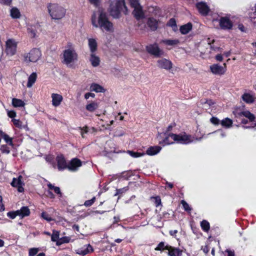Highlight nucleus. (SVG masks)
I'll return each mask as SVG.
<instances>
[{"instance_id": "09e8293b", "label": "nucleus", "mask_w": 256, "mask_h": 256, "mask_svg": "<svg viewBox=\"0 0 256 256\" xmlns=\"http://www.w3.org/2000/svg\"><path fill=\"white\" fill-rule=\"evenodd\" d=\"M96 198L95 196H94L91 200H86L84 205L86 207H89L93 204L96 202Z\"/></svg>"}, {"instance_id": "4468645a", "label": "nucleus", "mask_w": 256, "mask_h": 256, "mask_svg": "<svg viewBox=\"0 0 256 256\" xmlns=\"http://www.w3.org/2000/svg\"><path fill=\"white\" fill-rule=\"evenodd\" d=\"M146 50L148 53L156 57H159L160 56V48L156 43L147 46H146Z\"/></svg>"}, {"instance_id": "864d4df0", "label": "nucleus", "mask_w": 256, "mask_h": 256, "mask_svg": "<svg viewBox=\"0 0 256 256\" xmlns=\"http://www.w3.org/2000/svg\"><path fill=\"white\" fill-rule=\"evenodd\" d=\"M79 128L81 130V136L82 138H84V134H86L88 132V128L87 126L84 127H80Z\"/></svg>"}, {"instance_id": "72a5a7b5", "label": "nucleus", "mask_w": 256, "mask_h": 256, "mask_svg": "<svg viewBox=\"0 0 256 256\" xmlns=\"http://www.w3.org/2000/svg\"><path fill=\"white\" fill-rule=\"evenodd\" d=\"M162 42L166 46H174L177 45L179 43V40L177 39L175 40H164Z\"/></svg>"}, {"instance_id": "f8f14e48", "label": "nucleus", "mask_w": 256, "mask_h": 256, "mask_svg": "<svg viewBox=\"0 0 256 256\" xmlns=\"http://www.w3.org/2000/svg\"><path fill=\"white\" fill-rule=\"evenodd\" d=\"M224 66H222L218 64H214L210 66L211 72L214 74L222 75L226 70V64H224Z\"/></svg>"}, {"instance_id": "603ef678", "label": "nucleus", "mask_w": 256, "mask_h": 256, "mask_svg": "<svg viewBox=\"0 0 256 256\" xmlns=\"http://www.w3.org/2000/svg\"><path fill=\"white\" fill-rule=\"evenodd\" d=\"M38 252V248H31L29 250L28 256H34Z\"/></svg>"}, {"instance_id": "e433bc0d", "label": "nucleus", "mask_w": 256, "mask_h": 256, "mask_svg": "<svg viewBox=\"0 0 256 256\" xmlns=\"http://www.w3.org/2000/svg\"><path fill=\"white\" fill-rule=\"evenodd\" d=\"M70 238L69 236H63L60 238L59 240L56 243L57 246H60L64 244H68L70 242Z\"/></svg>"}, {"instance_id": "6e6d98bb", "label": "nucleus", "mask_w": 256, "mask_h": 256, "mask_svg": "<svg viewBox=\"0 0 256 256\" xmlns=\"http://www.w3.org/2000/svg\"><path fill=\"white\" fill-rule=\"evenodd\" d=\"M181 204H182L184 208L186 211H190L191 208H190L188 204L184 200H182Z\"/></svg>"}, {"instance_id": "0e129e2a", "label": "nucleus", "mask_w": 256, "mask_h": 256, "mask_svg": "<svg viewBox=\"0 0 256 256\" xmlns=\"http://www.w3.org/2000/svg\"><path fill=\"white\" fill-rule=\"evenodd\" d=\"M47 196L48 198H55V196L54 194L52 193V192H51L50 190H48V192H47Z\"/></svg>"}, {"instance_id": "20e7f679", "label": "nucleus", "mask_w": 256, "mask_h": 256, "mask_svg": "<svg viewBox=\"0 0 256 256\" xmlns=\"http://www.w3.org/2000/svg\"><path fill=\"white\" fill-rule=\"evenodd\" d=\"M47 8L48 12L52 19L61 20L66 15V10L58 4L49 3Z\"/></svg>"}, {"instance_id": "6ab92c4d", "label": "nucleus", "mask_w": 256, "mask_h": 256, "mask_svg": "<svg viewBox=\"0 0 256 256\" xmlns=\"http://www.w3.org/2000/svg\"><path fill=\"white\" fill-rule=\"evenodd\" d=\"M18 216L22 218L29 216L30 212L28 206H22L20 210H18Z\"/></svg>"}, {"instance_id": "6e6552de", "label": "nucleus", "mask_w": 256, "mask_h": 256, "mask_svg": "<svg viewBox=\"0 0 256 256\" xmlns=\"http://www.w3.org/2000/svg\"><path fill=\"white\" fill-rule=\"evenodd\" d=\"M41 56L40 50L38 48H34L24 56V60L26 62H35L40 58Z\"/></svg>"}, {"instance_id": "f704fd0d", "label": "nucleus", "mask_w": 256, "mask_h": 256, "mask_svg": "<svg viewBox=\"0 0 256 256\" xmlns=\"http://www.w3.org/2000/svg\"><path fill=\"white\" fill-rule=\"evenodd\" d=\"M22 176H20L18 178H14L12 182H11V185L13 187L16 188L19 186L22 185Z\"/></svg>"}, {"instance_id": "f3484780", "label": "nucleus", "mask_w": 256, "mask_h": 256, "mask_svg": "<svg viewBox=\"0 0 256 256\" xmlns=\"http://www.w3.org/2000/svg\"><path fill=\"white\" fill-rule=\"evenodd\" d=\"M136 172V170H128L124 171L120 174L118 178L123 180H128L130 178L135 175Z\"/></svg>"}, {"instance_id": "1a4fd4ad", "label": "nucleus", "mask_w": 256, "mask_h": 256, "mask_svg": "<svg viewBox=\"0 0 256 256\" xmlns=\"http://www.w3.org/2000/svg\"><path fill=\"white\" fill-rule=\"evenodd\" d=\"M218 22L222 30H230L233 26L230 16H228L220 17L218 20H213V22Z\"/></svg>"}, {"instance_id": "a18cd8bd", "label": "nucleus", "mask_w": 256, "mask_h": 256, "mask_svg": "<svg viewBox=\"0 0 256 256\" xmlns=\"http://www.w3.org/2000/svg\"><path fill=\"white\" fill-rule=\"evenodd\" d=\"M14 125L18 128H22V122L20 120L13 118L12 120Z\"/></svg>"}, {"instance_id": "3c124183", "label": "nucleus", "mask_w": 256, "mask_h": 256, "mask_svg": "<svg viewBox=\"0 0 256 256\" xmlns=\"http://www.w3.org/2000/svg\"><path fill=\"white\" fill-rule=\"evenodd\" d=\"M167 25L172 28L174 30H175L176 28V22L174 18L170 19L168 22Z\"/></svg>"}, {"instance_id": "dca6fc26", "label": "nucleus", "mask_w": 256, "mask_h": 256, "mask_svg": "<svg viewBox=\"0 0 256 256\" xmlns=\"http://www.w3.org/2000/svg\"><path fill=\"white\" fill-rule=\"evenodd\" d=\"M92 252H93V248L90 244L85 245L76 250V254L82 256H85Z\"/></svg>"}, {"instance_id": "c85d7f7f", "label": "nucleus", "mask_w": 256, "mask_h": 256, "mask_svg": "<svg viewBox=\"0 0 256 256\" xmlns=\"http://www.w3.org/2000/svg\"><path fill=\"white\" fill-rule=\"evenodd\" d=\"M37 78V75L36 72H32L28 78V82L27 83V86L30 88L35 83Z\"/></svg>"}, {"instance_id": "5fc2aeb1", "label": "nucleus", "mask_w": 256, "mask_h": 256, "mask_svg": "<svg viewBox=\"0 0 256 256\" xmlns=\"http://www.w3.org/2000/svg\"><path fill=\"white\" fill-rule=\"evenodd\" d=\"M128 152L130 154V155L133 158H138L142 156V154L138 152H135L131 150H128Z\"/></svg>"}, {"instance_id": "f257e3e1", "label": "nucleus", "mask_w": 256, "mask_h": 256, "mask_svg": "<svg viewBox=\"0 0 256 256\" xmlns=\"http://www.w3.org/2000/svg\"><path fill=\"white\" fill-rule=\"evenodd\" d=\"M96 16L94 14L91 18L92 24L96 28L100 27L101 29L107 32H110L113 30V24L108 20L106 14L101 12L98 18V23L96 22Z\"/></svg>"}, {"instance_id": "bf43d9fd", "label": "nucleus", "mask_w": 256, "mask_h": 256, "mask_svg": "<svg viewBox=\"0 0 256 256\" xmlns=\"http://www.w3.org/2000/svg\"><path fill=\"white\" fill-rule=\"evenodd\" d=\"M89 2L94 6L96 7H98L100 6V0H88Z\"/></svg>"}, {"instance_id": "2f4dec72", "label": "nucleus", "mask_w": 256, "mask_h": 256, "mask_svg": "<svg viewBox=\"0 0 256 256\" xmlns=\"http://www.w3.org/2000/svg\"><path fill=\"white\" fill-rule=\"evenodd\" d=\"M232 122H232V120H231L228 118H226L223 119L221 121L220 124L224 127H225L226 128H230L232 126Z\"/></svg>"}, {"instance_id": "b1692460", "label": "nucleus", "mask_w": 256, "mask_h": 256, "mask_svg": "<svg viewBox=\"0 0 256 256\" xmlns=\"http://www.w3.org/2000/svg\"><path fill=\"white\" fill-rule=\"evenodd\" d=\"M90 90L96 92H104V88L100 84L96 83H92L90 86Z\"/></svg>"}, {"instance_id": "0eeeda50", "label": "nucleus", "mask_w": 256, "mask_h": 256, "mask_svg": "<svg viewBox=\"0 0 256 256\" xmlns=\"http://www.w3.org/2000/svg\"><path fill=\"white\" fill-rule=\"evenodd\" d=\"M161 252H164L169 256H181L182 251L178 248H174L161 242Z\"/></svg>"}, {"instance_id": "a878e982", "label": "nucleus", "mask_w": 256, "mask_h": 256, "mask_svg": "<svg viewBox=\"0 0 256 256\" xmlns=\"http://www.w3.org/2000/svg\"><path fill=\"white\" fill-rule=\"evenodd\" d=\"M242 98V100L248 104L252 103L254 101V96L249 93H244Z\"/></svg>"}, {"instance_id": "ea45409f", "label": "nucleus", "mask_w": 256, "mask_h": 256, "mask_svg": "<svg viewBox=\"0 0 256 256\" xmlns=\"http://www.w3.org/2000/svg\"><path fill=\"white\" fill-rule=\"evenodd\" d=\"M60 232L57 230H54L52 234L51 235V240L52 242H56L59 240Z\"/></svg>"}, {"instance_id": "393cba45", "label": "nucleus", "mask_w": 256, "mask_h": 256, "mask_svg": "<svg viewBox=\"0 0 256 256\" xmlns=\"http://www.w3.org/2000/svg\"><path fill=\"white\" fill-rule=\"evenodd\" d=\"M172 66V63L171 61L166 58L161 59V68H164L166 70H170Z\"/></svg>"}, {"instance_id": "9d476101", "label": "nucleus", "mask_w": 256, "mask_h": 256, "mask_svg": "<svg viewBox=\"0 0 256 256\" xmlns=\"http://www.w3.org/2000/svg\"><path fill=\"white\" fill-rule=\"evenodd\" d=\"M17 43L13 39H8L6 42L5 52L8 55L14 56L16 51Z\"/></svg>"}, {"instance_id": "c756f323", "label": "nucleus", "mask_w": 256, "mask_h": 256, "mask_svg": "<svg viewBox=\"0 0 256 256\" xmlns=\"http://www.w3.org/2000/svg\"><path fill=\"white\" fill-rule=\"evenodd\" d=\"M98 108V104L95 102H92L86 105V110L90 112H94Z\"/></svg>"}, {"instance_id": "37998d69", "label": "nucleus", "mask_w": 256, "mask_h": 256, "mask_svg": "<svg viewBox=\"0 0 256 256\" xmlns=\"http://www.w3.org/2000/svg\"><path fill=\"white\" fill-rule=\"evenodd\" d=\"M8 217L13 220L17 216H18V211H10L6 214Z\"/></svg>"}, {"instance_id": "f03ea898", "label": "nucleus", "mask_w": 256, "mask_h": 256, "mask_svg": "<svg viewBox=\"0 0 256 256\" xmlns=\"http://www.w3.org/2000/svg\"><path fill=\"white\" fill-rule=\"evenodd\" d=\"M174 142L182 144H188L193 142L190 136L185 134H170L163 140L164 145L173 144Z\"/></svg>"}, {"instance_id": "ddd939ff", "label": "nucleus", "mask_w": 256, "mask_h": 256, "mask_svg": "<svg viewBox=\"0 0 256 256\" xmlns=\"http://www.w3.org/2000/svg\"><path fill=\"white\" fill-rule=\"evenodd\" d=\"M56 160L57 162L58 168L59 170H64L68 168V164L66 163V160L62 154L58 155Z\"/></svg>"}, {"instance_id": "cd10ccee", "label": "nucleus", "mask_w": 256, "mask_h": 256, "mask_svg": "<svg viewBox=\"0 0 256 256\" xmlns=\"http://www.w3.org/2000/svg\"><path fill=\"white\" fill-rule=\"evenodd\" d=\"M147 24L148 26L150 28V29L152 30H154L157 28L158 22L153 18H148Z\"/></svg>"}, {"instance_id": "5701e85b", "label": "nucleus", "mask_w": 256, "mask_h": 256, "mask_svg": "<svg viewBox=\"0 0 256 256\" xmlns=\"http://www.w3.org/2000/svg\"><path fill=\"white\" fill-rule=\"evenodd\" d=\"M160 151V146H150L147 149L146 154L149 156H154L158 153Z\"/></svg>"}, {"instance_id": "4d7b16f0", "label": "nucleus", "mask_w": 256, "mask_h": 256, "mask_svg": "<svg viewBox=\"0 0 256 256\" xmlns=\"http://www.w3.org/2000/svg\"><path fill=\"white\" fill-rule=\"evenodd\" d=\"M7 114L9 118L13 119L16 116V113L14 110H10L8 111Z\"/></svg>"}, {"instance_id": "13d9d810", "label": "nucleus", "mask_w": 256, "mask_h": 256, "mask_svg": "<svg viewBox=\"0 0 256 256\" xmlns=\"http://www.w3.org/2000/svg\"><path fill=\"white\" fill-rule=\"evenodd\" d=\"M12 3V0H0V4L3 5L10 6Z\"/></svg>"}, {"instance_id": "de8ad7c7", "label": "nucleus", "mask_w": 256, "mask_h": 256, "mask_svg": "<svg viewBox=\"0 0 256 256\" xmlns=\"http://www.w3.org/2000/svg\"><path fill=\"white\" fill-rule=\"evenodd\" d=\"M28 32L30 34V37L32 38H34L36 36V30L32 26L28 28Z\"/></svg>"}, {"instance_id": "39448f33", "label": "nucleus", "mask_w": 256, "mask_h": 256, "mask_svg": "<svg viewBox=\"0 0 256 256\" xmlns=\"http://www.w3.org/2000/svg\"><path fill=\"white\" fill-rule=\"evenodd\" d=\"M122 7L124 8L126 10L124 14H126L128 9L124 0H116L114 4L111 3L110 6V15L114 18H120Z\"/></svg>"}, {"instance_id": "e2e57ef3", "label": "nucleus", "mask_w": 256, "mask_h": 256, "mask_svg": "<svg viewBox=\"0 0 256 256\" xmlns=\"http://www.w3.org/2000/svg\"><path fill=\"white\" fill-rule=\"evenodd\" d=\"M2 198L0 196V212L4 210L5 208L4 204L2 203Z\"/></svg>"}, {"instance_id": "a211bd4d", "label": "nucleus", "mask_w": 256, "mask_h": 256, "mask_svg": "<svg viewBox=\"0 0 256 256\" xmlns=\"http://www.w3.org/2000/svg\"><path fill=\"white\" fill-rule=\"evenodd\" d=\"M52 104L54 106H58L60 105L63 100L62 95L57 94H52Z\"/></svg>"}, {"instance_id": "69168bd1", "label": "nucleus", "mask_w": 256, "mask_h": 256, "mask_svg": "<svg viewBox=\"0 0 256 256\" xmlns=\"http://www.w3.org/2000/svg\"><path fill=\"white\" fill-rule=\"evenodd\" d=\"M216 59L218 61L222 62L223 60V58L222 54H218L216 56Z\"/></svg>"}, {"instance_id": "7c9ffc66", "label": "nucleus", "mask_w": 256, "mask_h": 256, "mask_svg": "<svg viewBox=\"0 0 256 256\" xmlns=\"http://www.w3.org/2000/svg\"><path fill=\"white\" fill-rule=\"evenodd\" d=\"M192 28V24L191 23H188L183 25L180 28V32L182 34H187Z\"/></svg>"}, {"instance_id": "052dcab7", "label": "nucleus", "mask_w": 256, "mask_h": 256, "mask_svg": "<svg viewBox=\"0 0 256 256\" xmlns=\"http://www.w3.org/2000/svg\"><path fill=\"white\" fill-rule=\"evenodd\" d=\"M210 120L212 124L215 125H218L220 123V120L217 118L216 117H212L210 118Z\"/></svg>"}, {"instance_id": "338daca9", "label": "nucleus", "mask_w": 256, "mask_h": 256, "mask_svg": "<svg viewBox=\"0 0 256 256\" xmlns=\"http://www.w3.org/2000/svg\"><path fill=\"white\" fill-rule=\"evenodd\" d=\"M159 220V218H158V216H157V217H156V218H151V222H152V225H154V226H156V227H160V226H158V225H156V226H154V220Z\"/></svg>"}, {"instance_id": "a19ab883", "label": "nucleus", "mask_w": 256, "mask_h": 256, "mask_svg": "<svg viewBox=\"0 0 256 256\" xmlns=\"http://www.w3.org/2000/svg\"><path fill=\"white\" fill-rule=\"evenodd\" d=\"M48 187L49 188V190H54L56 194H60V196H62V193L59 187L55 186L50 183L48 184Z\"/></svg>"}, {"instance_id": "4c0bfd02", "label": "nucleus", "mask_w": 256, "mask_h": 256, "mask_svg": "<svg viewBox=\"0 0 256 256\" xmlns=\"http://www.w3.org/2000/svg\"><path fill=\"white\" fill-rule=\"evenodd\" d=\"M202 103L204 104V106L206 110H208V108H214L215 102L211 100H206Z\"/></svg>"}, {"instance_id": "2eb2a0df", "label": "nucleus", "mask_w": 256, "mask_h": 256, "mask_svg": "<svg viewBox=\"0 0 256 256\" xmlns=\"http://www.w3.org/2000/svg\"><path fill=\"white\" fill-rule=\"evenodd\" d=\"M198 12L202 16H206L210 11L209 6L204 2H199L196 4Z\"/></svg>"}, {"instance_id": "c03bdc74", "label": "nucleus", "mask_w": 256, "mask_h": 256, "mask_svg": "<svg viewBox=\"0 0 256 256\" xmlns=\"http://www.w3.org/2000/svg\"><path fill=\"white\" fill-rule=\"evenodd\" d=\"M0 150L2 154H8L10 152V148L6 144H2L1 146Z\"/></svg>"}, {"instance_id": "680f3d73", "label": "nucleus", "mask_w": 256, "mask_h": 256, "mask_svg": "<svg viewBox=\"0 0 256 256\" xmlns=\"http://www.w3.org/2000/svg\"><path fill=\"white\" fill-rule=\"evenodd\" d=\"M90 97H92V98H94L95 97V94H94V93H92V92H87L86 94H84V98L86 99V100H88Z\"/></svg>"}, {"instance_id": "aec40b11", "label": "nucleus", "mask_w": 256, "mask_h": 256, "mask_svg": "<svg viewBox=\"0 0 256 256\" xmlns=\"http://www.w3.org/2000/svg\"><path fill=\"white\" fill-rule=\"evenodd\" d=\"M0 134L2 138L4 140V142L9 146H13V138L9 136L8 134H6L4 132L0 130Z\"/></svg>"}, {"instance_id": "8fccbe9b", "label": "nucleus", "mask_w": 256, "mask_h": 256, "mask_svg": "<svg viewBox=\"0 0 256 256\" xmlns=\"http://www.w3.org/2000/svg\"><path fill=\"white\" fill-rule=\"evenodd\" d=\"M128 190V186L124 187L122 188L116 189V193L114 196L122 194L126 192Z\"/></svg>"}, {"instance_id": "9b49d317", "label": "nucleus", "mask_w": 256, "mask_h": 256, "mask_svg": "<svg viewBox=\"0 0 256 256\" xmlns=\"http://www.w3.org/2000/svg\"><path fill=\"white\" fill-rule=\"evenodd\" d=\"M82 166V162L78 158H72L68 163V168L72 172H76Z\"/></svg>"}, {"instance_id": "c9c22d12", "label": "nucleus", "mask_w": 256, "mask_h": 256, "mask_svg": "<svg viewBox=\"0 0 256 256\" xmlns=\"http://www.w3.org/2000/svg\"><path fill=\"white\" fill-rule=\"evenodd\" d=\"M240 115L247 118L250 122L254 121L255 118L254 115L251 114L249 111L242 112L240 114Z\"/></svg>"}, {"instance_id": "58836bf2", "label": "nucleus", "mask_w": 256, "mask_h": 256, "mask_svg": "<svg viewBox=\"0 0 256 256\" xmlns=\"http://www.w3.org/2000/svg\"><path fill=\"white\" fill-rule=\"evenodd\" d=\"M150 200L156 207L160 205V196H151Z\"/></svg>"}, {"instance_id": "7ed1b4c3", "label": "nucleus", "mask_w": 256, "mask_h": 256, "mask_svg": "<svg viewBox=\"0 0 256 256\" xmlns=\"http://www.w3.org/2000/svg\"><path fill=\"white\" fill-rule=\"evenodd\" d=\"M71 46V44H68V48L63 51L62 62L67 66L73 68L72 64L78 60V54L74 48Z\"/></svg>"}, {"instance_id": "774afa93", "label": "nucleus", "mask_w": 256, "mask_h": 256, "mask_svg": "<svg viewBox=\"0 0 256 256\" xmlns=\"http://www.w3.org/2000/svg\"><path fill=\"white\" fill-rule=\"evenodd\" d=\"M178 233V230H170V234L172 236H174V237H176V234Z\"/></svg>"}, {"instance_id": "4be33fe9", "label": "nucleus", "mask_w": 256, "mask_h": 256, "mask_svg": "<svg viewBox=\"0 0 256 256\" xmlns=\"http://www.w3.org/2000/svg\"><path fill=\"white\" fill-rule=\"evenodd\" d=\"M88 46L91 53H94L98 49V44L94 38L88 39Z\"/></svg>"}, {"instance_id": "79ce46f5", "label": "nucleus", "mask_w": 256, "mask_h": 256, "mask_svg": "<svg viewBox=\"0 0 256 256\" xmlns=\"http://www.w3.org/2000/svg\"><path fill=\"white\" fill-rule=\"evenodd\" d=\"M200 226L202 227V228L204 230V232H208L210 230V224L209 222L206 221V220H203L201 223H200Z\"/></svg>"}, {"instance_id": "473e14b6", "label": "nucleus", "mask_w": 256, "mask_h": 256, "mask_svg": "<svg viewBox=\"0 0 256 256\" xmlns=\"http://www.w3.org/2000/svg\"><path fill=\"white\" fill-rule=\"evenodd\" d=\"M10 16L14 18H18L20 16V13L16 8H12L10 10Z\"/></svg>"}, {"instance_id": "bb28decb", "label": "nucleus", "mask_w": 256, "mask_h": 256, "mask_svg": "<svg viewBox=\"0 0 256 256\" xmlns=\"http://www.w3.org/2000/svg\"><path fill=\"white\" fill-rule=\"evenodd\" d=\"M12 104L14 108L24 107L26 104L23 100L16 98H13L12 99Z\"/></svg>"}, {"instance_id": "412c9836", "label": "nucleus", "mask_w": 256, "mask_h": 256, "mask_svg": "<svg viewBox=\"0 0 256 256\" xmlns=\"http://www.w3.org/2000/svg\"><path fill=\"white\" fill-rule=\"evenodd\" d=\"M90 61L94 67L98 66L100 64V58L98 56H96L94 53H91L90 55Z\"/></svg>"}, {"instance_id": "49530a36", "label": "nucleus", "mask_w": 256, "mask_h": 256, "mask_svg": "<svg viewBox=\"0 0 256 256\" xmlns=\"http://www.w3.org/2000/svg\"><path fill=\"white\" fill-rule=\"evenodd\" d=\"M41 217L46 220L48 222H51L52 220V218L50 216V215L46 212H42L41 214Z\"/></svg>"}, {"instance_id": "423d86ee", "label": "nucleus", "mask_w": 256, "mask_h": 256, "mask_svg": "<svg viewBox=\"0 0 256 256\" xmlns=\"http://www.w3.org/2000/svg\"><path fill=\"white\" fill-rule=\"evenodd\" d=\"M131 8H134L132 14L135 18L140 20L144 17L142 6L140 4V0H126Z\"/></svg>"}]
</instances>
